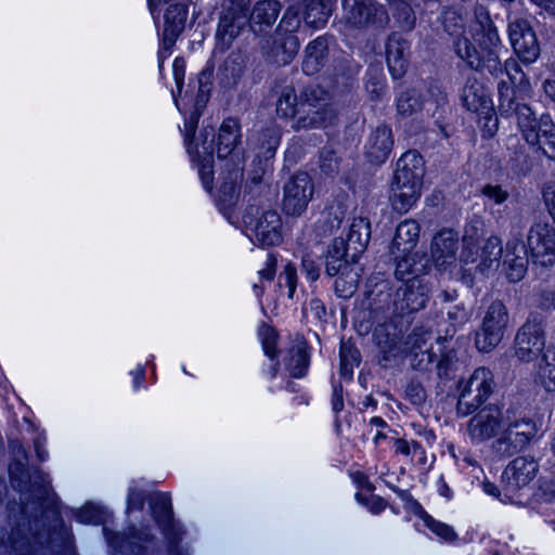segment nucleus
<instances>
[{"label": "nucleus", "mask_w": 555, "mask_h": 555, "mask_svg": "<svg viewBox=\"0 0 555 555\" xmlns=\"http://www.w3.org/2000/svg\"><path fill=\"white\" fill-rule=\"evenodd\" d=\"M466 21V12L461 7L449 8L442 13L444 30L450 36L457 38L455 41L456 54L472 68H485L492 75L503 73L499 60L501 39L488 11L483 7L476 8L475 21L469 28L473 39L479 44L481 51H478L463 36Z\"/></svg>", "instance_id": "f257e3e1"}, {"label": "nucleus", "mask_w": 555, "mask_h": 555, "mask_svg": "<svg viewBox=\"0 0 555 555\" xmlns=\"http://www.w3.org/2000/svg\"><path fill=\"white\" fill-rule=\"evenodd\" d=\"M276 114L291 120V127L297 131L326 128L336 117L328 93L320 87H309L300 95L294 87H284L276 102Z\"/></svg>", "instance_id": "f03ea898"}, {"label": "nucleus", "mask_w": 555, "mask_h": 555, "mask_svg": "<svg viewBox=\"0 0 555 555\" xmlns=\"http://www.w3.org/2000/svg\"><path fill=\"white\" fill-rule=\"evenodd\" d=\"M9 451L12 456L9 465L10 482L20 492V501L23 505L22 512L25 513L30 500L40 503L48 498L51 490V480L40 469L29 470L28 453L21 441L11 440Z\"/></svg>", "instance_id": "7ed1b4c3"}, {"label": "nucleus", "mask_w": 555, "mask_h": 555, "mask_svg": "<svg viewBox=\"0 0 555 555\" xmlns=\"http://www.w3.org/2000/svg\"><path fill=\"white\" fill-rule=\"evenodd\" d=\"M377 308L385 309L389 314L404 315L417 312L426 307L429 289L421 278H410L402 282L393 293L387 282L376 285Z\"/></svg>", "instance_id": "20e7f679"}, {"label": "nucleus", "mask_w": 555, "mask_h": 555, "mask_svg": "<svg viewBox=\"0 0 555 555\" xmlns=\"http://www.w3.org/2000/svg\"><path fill=\"white\" fill-rule=\"evenodd\" d=\"M479 236L477 227L472 225L465 229L460 260L464 264L476 263V269L486 274L495 271L500 266L503 256L502 241L498 236H490L482 246H478Z\"/></svg>", "instance_id": "39448f33"}, {"label": "nucleus", "mask_w": 555, "mask_h": 555, "mask_svg": "<svg viewBox=\"0 0 555 555\" xmlns=\"http://www.w3.org/2000/svg\"><path fill=\"white\" fill-rule=\"evenodd\" d=\"M243 223L247 236L262 246L276 245L282 240V218L275 209L249 205Z\"/></svg>", "instance_id": "423d86ee"}, {"label": "nucleus", "mask_w": 555, "mask_h": 555, "mask_svg": "<svg viewBox=\"0 0 555 555\" xmlns=\"http://www.w3.org/2000/svg\"><path fill=\"white\" fill-rule=\"evenodd\" d=\"M539 465L531 456H517L507 464L502 474L503 503L522 504L530 483L535 478Z\"/></svg>", "instance_id": "0eeeda50"}, {"label": "nucleus", "mask_w": 555, "mask_h": 555, "mask_svg": "<svg viewBox=\"0 0 555 555\" xmlns=\"http://www.w3.org/2000/svg\"><path fill=\"white\" fill-rule=\"evenodd\" d=\"M537 430L531 418L517 416L513 410L507 409L504 427L493 443L494 449L502 456H512L530 443Z\"/></svg>", "instance_id": "6e6552de"}, {"label": "nucleus", "mask_w": 555, "mask_h": 555, "mask_svg": "<svg viewBox=\"0 0 555 555\" xmlns=\"http://www.w3.org/2000/svg\"><path fill=\"white\" fill-rule=\"evenodd\" d=\"M494 385L493 373L485 366L477 367L467 379L459 383L457 413L466 416L475 412L490 398Z\"/></svg>", "instance_id": "1a4fd4ad"}, {"label": "nucleus", "mask_w": 555, "mask_h": 555, "mask_svg": "<svg viewBox=\"0 0 555 555\" xmlns=\"http://www.w3.org/2000/svg\"><path fill=\"white\" fill-rule=\"evenodd\" d=\"M508 323V312L502 301H493L487 308L480 328L475 335V345L479 351L490 352L502 340Z\"/></svg>", "instance_id": "9d476101"}, {"label": "nucleus", "mask_w": 555, "mask_h": 555, "mask_svg": "<svg viewBox=\"0 0 555 555\" xmlns=\"http://www.w3.org/2000/svg\"><path fill=\"white\" fill-rule=\"evenodd\" d=\"M534 266L552 268L555 266V228L547 222L533 223L525 244Z\"/></svg>", "instance_id": "9b49d317"}, {"label": "nucleus", "mask_w": 555, "mask_h": 555, "mask_svg": "<svg viewBox=\"0 0 555 555\" xmlns=\"http://www.w3.org/2000/svg\"><path fill=\"white\" fill-rule=\"evenodd\" d=\"M343 18L352 27L373 25L385 27L389 22V15L383 4L374 0H341Z\"/></svg>", "instance_id": "f8f14e48"}, {"label": "nucleus", "mask_w": 555, "mask_h": 555, "mask_svg": "<svg viewBox=\"0 0 555 555\" xmlns=\"http://www.w3.org/2000/svg\"><path fill=\"white\" fill-rule=\"evenodd\" d=\"M507 409L491 404L478 411L467 424V433L474 443L485 442L500 436L504 427Z\"/></svg>", "instance_id": "ddd939ff"}, {"label": "nucleus", "mask_w": 555, "mask_h": 555, "mask_svg": "<svg viewBox=\"0 0 555 555\" xmlns=\"http://www.w3.org/2000/svg\"><path fill=\"white\" fill-rule=\"evenodd\" d=\"M314 193V184L308 172L298 171L284 185L283 208L287 215L300 216Z\"/></svg>", "instance_id": "4468645a"}, {"label": "nucleus", "mask_w": 555, "mask_h": 555, "mask_svg": "<svg viewBox=\"0 0 555 555\" xmlns=\"http://www.w3.org/2000/svg\"><path fill=\"white\" fill-rule=\"evenodd\" d=\"M507 34L509 42L521 62L531 64L537 61L540 55V46L528 20L517 17L509 21Z\"/></svg>", "instance_id": "2eb2a0df"}, {"label": "nucleus", "mask_w": 555, "mask_h": 555, "mask_svg": "<svg viewBox=\"0 0 555 555\" xmlns=\"http://www.w3.org/2000/svg\"><path fill=\"white\" fill-rule=\"evenodd\" d=\"M542 326L535 322H526L517 332L514 343L515 356L521 362H531L542 356L545 348Z\"/></svg>", "instance_id": "dca6fc26"}, {"label": "nucleus", "mask_w": 555, "mask_h": 555, "mask_svg": "<svg viewBox=\"0 0 555 555\" xmlns=\"http://www.w3.org/2000/svg\"><path fill=\"white\" fill-rule=\"evenodd\" d=\"M250 0H233L232 5L221 16L217 37L227 47L241 34L249 23L248 4Z\"/></svg>", "instance_id": "f3484780"}, {"label": "nucleus", "mask_w": 555, "mask_h": 555, "mask_svg": "<svg viewBox=\"0 0 555 555\" xmlns=\"http://www.w3.org/2000/svg\"><path fill=\"white\" fill-rule=\"evenodd\" d=\"M433 332L424 326L415 327L408 335L404 341V350L413 357L412 365L415 369L426 371L434 363L437 356L433 351Z\"/></svg>", "instance_id": "a211bd4d"}, {"label": "nucleus", "mask_w": 555, "mask_h": 555, "mask_svg": "<svg viewBox=\"0 0 555 555\" xmlns=\"http://www.w3.org/2000/svg\"><path fill=\"white\" fill-rule=\"evenodd\" d=\"M528 253L520 236H513L505 246L503 270L506 278L515 283L521 281L528 270Z\"/></svg>", "instance_id": "6ab92c4d"}, {"label": "nucleus", "mask_w": 555, "mask_h": 555, "mask_svg": "<svg viewBox=\"0 0 555 555\" xmlns=\"http://www.w3.org/2000/svg\"><path fill=\"white\" fill-rule=\"evenodd\" d=\"M386 59L391 76L403 77L409 66L410 42L398 33L391 34L386 43Z\"/></svg>", "instance_id": "aec40b11"}, {"label": "nucleus", "mask_w": 555, "mask_h": 555, "mask_svg": "<svg viewBox=\"0 0 555 555\" xmlns=\"http://www.w3.org/2000/svg\"><path fill=\"white\" fill-rule=\"evenodd\" d=\"M425 173V164L416 151L405 152L397 162L393 182L421 186Z\"/></svg>", "instance_id": "412c9836"}, {"label": "nucleus", "mask_w": 555, "mask_h": 555, "mask_svg": "<svg viewBox=\"0 0 555 555\" xmlns=\"http://www.w3.org/2000/svg\"><path fill=\"white\" fill-rule=\"evenodd\" d=\"M392 146L393 138L390 127L380 125L369 135L364 146V154L369 162L383 164L389 157Z\"/></svg>", "instance_id": "4be33fe9"}, {"label": "nucleus", "mask_w": 555, "mask_h": 555, "mask_svg": "<svg viewBox=\"0 0 555 555\" xmlns=\"http://www.w3.org/2000/svg\"><path fill=\"white\" fill-rule=\"evenodd\" d=\"M151 507L153 516L164 534L171 542H175L179 538L181 529L173 519L170 494L166 492L155 494L151 500Z\"/></svg>", "instance_id": "5701e85b"}, {"label": "nucleus", "mask_w": 555, "mask_h": 555, "mask_svg": "<svg viewBox=\"0 0 555 555\" xmlns=\"http://www.w3.org/2000/svg\"><path fill=\"white\" fill-rule=\"evenodd\" d=\"M421 225L413 219L401 221L390 245V254L393 257L412 253L420 238Z\"/></svg>", "instance_id": "b1692460"}, {"label": "nucleus", "mask_w": 555, "mask_h": 555, "mask_svg": "<svg viewBox=\"0 0 555 555\" xmlns=\"http://www.w3.org/2000/svg\"><path fill=\"white\" fill-rule=\"evenodd\" d=\"M463 105L470 112L487 114L492 100L485 86L476 77H468L462 92Z\"/></svg>", "instance_id": "393cba45"}, {"label": "nucleus", "mask_w": 555, "mask_h": 555, "mask_svg": "<svg viewBox=\"0 0 555 555\" xmlns=\"http://www.w3.org/2000/svg\"><path fill=\"white\" fill-rule=\"evenodd\" d=\"M248 144L259 162H268L274 156L280 144V132L275 128L255 131L249 135Z\"/></svg>", "instance_id": "a878e982"}, {"label": "nucleus", "mask_w": 555, "mask_h": 555, "mask_svg": "<svg viewBox=\"0 0 555 555\" xmlns=\"http://www.w3.org/2000/svg\"><path fill=\"white\" fill-rule=\"evenodd\" d=\"M457 236L449 229L438 232L431 243V256L438 267L451 263L455 259Z\"/></svg>", "instance_id": "bb28decb"}, {"label": "nucleus", "mask_w": 555, "mask_h": 555, "mask_svg": "<svg viewBox=\"0 0 555 555\" xmlns=\"http://www.w3.org/2000/svg\"><path fill=\"white\" fill-rule=\"evenodd\" d=\"M534 380L544 390L555 391V345H547L535 364Z\"/></svg>", "instance_id": "cd10ccee"}, {"label": "nucleus", "mask_w": 555, "mask_h": 555, "mask_svg": "<svg viewBox=\"0 0 555 555\" xmlns=\"http://www.w3.org/2000/svg\"><path fill=\"white\" fill-rule=\"evenodd\" d=\"M281 3L278 0H260L254 5L249 13L250 27L255 33L262 31L264 27L272 26L281 11Z\"/></svg>", "instance_id": "c85d7f7f"}, {"label": "nucleus", "mask_w": 555, "mask_h": 555, "mask_svg": "<svg viewBox=\"0 0 555 555\" xmlns=\"http://www.w3.org/2000/svg\"><path fill=\"white\" fill-rule=\"evenodd\" d=\"M241 140V126L234 118H227L219 128L217 137V155L227 158L236 149Z\"/></svg>", "instance_id": "c756f323"}, {"label": "nucleus", "mask_w": 555, "mask_h": 555, "mask_svg": "<svg viewBox=\"0 0 555 555\" xmlns=\"http://www.w3.org/2000/svg\"><path fill=\"white\" fill-rule=\"evenodd\" d=\"M393 258L396 260L395 274L402 282L410 278H420L426 271L427 260L423 255L412 251Z\"/></svg>", "instance_id": "7c9ffc66"}, {"label": "nucleus", "mask_w": 555, "mask_h": 555, "mask_svg": "<svg viewBox=\"0 0 555 555\" xmlns=\"http://www.w3.org/2000/svg\"><path fill=\"white\" fill-rule=\"evenodd\" d=\"M301 4L305 23L314 28L323 27L326 24L333 9L332 0H304Z\"/></svg>", "instance_id": "2f4dec72"}, {"label": "nucleus", "mask_w": 555, "mask_h": 555, "mask_svg": "<svg viewBox=\"0 0 555 555\" xmlns=\"http://www.w3.org/2000/svg\"><path fill=\"white\" fill-rule=\"evenodd\" d=\"M421 186L413 184L392 183L391 188V205L393 209L400 214L408 212L420 199Z\"/></svg>", "instance_id": "473e14b6"}, {"label": "nucleus", "mask_w": 555, "mask_h": 555, "mask_svg": "<svg viewBox=\"0 0 555 555\" xmlns=\"http://www.w3.org/2000/svg\"><path fill=\"white\" fill-rule=\"evenodd\" d=\"M517 124L524 139L531 145L540 142V125L542 117L537 119L532 109L527 104H521L514 111Z\"/></svg>", "instance_id": "72a5a7b5"}, {"label": "nucleus", "mask_w": 555, "mask_h": 555, "mask_svg": "<svg viewBox=\"0 0 555 555\" xmlns=\"http://www.w3.org/2000/svg\"><path fill=\"white\" fill-rule=\"evenodd\" d=\"M371 238V223L364 217H356L349 227L347 234L348 246L353 250V256L362 253Z\"/></svg>", "instance_id": "f704fd0d"}, {"label": "nucleus", "mask_w": 555, "mask_h": 555, "mask_svg": "<svg viewBox=\"0 0 555 555\" xmlns=\"http://www.w3.org/2000/svg\"><path fill=\"white\" fill-rule=\"evenodd\" d=\"M327 54V40L324 37H318L306 48V57L302 63V70L307 75H313L319 72Z\"/></svg>", "instance_id": "c9c22d12"}, {"label": "nucleus", "mask_w": 555, "mask_h": 555, "mask_svg": "<svg viewBox=\"0 0 555 555\" xmlns=\"http://www.w3.org/2000/svg\"><path fill=\"white\" fill-rule=\"evenodd\" d=\"M349 249L351 248L348 246V241H345L343 237L333 241L328 247L325 262V270L328 275L334 276L343 268L348 267L346 257Z\"/></svg>", "instance_id": "e433bc0d"}, {"label": "nucleus", "mask_w": 555, "mask_h": 555, "mask_svg": "<svg viewBox=\"0 0 555 555\" xmlns=\"http://www.w3.org/2000/svg\"><path fill=\"white\" fill-rule=\"evenodd\" d=\"M188 10L184 4L176 3L165 13V37L173 42L184 28Z\"/></svg>", "instance_id": "4c0bfd02"}, {"label": "nucleus", "mask_w": 555, "mask_h": 555, "mask_svg": "<svg viewBox=\"0 0 555 555\" xmlns=\"http://www.w3.org/2000/svg\"><path fill=\"white\" fill-rule=\"evenodd\" d=\"M431 103L424 101L416 90H409L399 95L397 100V112L403 117L412 116L418 112L426 111L429 115Z\"/></svg>", "instance_id": "58836bf2"}, {"label": "nucleus", "mask_w": 555, "mask_h": 555, "mask_svg": "<svg viewBox=\"0 0 555 555\" xmlns=\"http://www.w3.org/2000/svg\"><path fill=\"white\" fill-rule=\"evenodd\" d=\"M282 38L281 43L278 44V40H274V47L270 48L268 53L274 57L278 64H288L294 59L295 54L299 50V41L293 34H285Z\"/></svg>", "instance_id": "ea45409f"}, {"label": "nucleus", "mask_w": 555, "mask_h": 555, "mask_svg": "<svg viewBox=\"0 0 555 555\" xmlns=\"http://www.w3.org/2000/svg\"><path fill=\"white\" fill-rule=\"evenodd\" d=\"M338 274L334 283L335 293L341 298L351 297L357 291L359 274L349 267L343 268Z\"/></svg>", "instance_id": "a19ab883"}, {"label": "nucleus", "mask_w": 555, "mask_h": 555, "mask_svg": "<svg viewBox=\"0 0 555 555\" xmlns=\"http://www.w3.org/2000/svg\"><path fill=\"white\" fill-rule=\"evenodd\" d=\"M535 145H539L546 157L555 160V125L547 115L542 116V122L540 125V142Z\"/></svg>", "instance_id": "79ce46f5"}, {"label": "nucleus", "mask_w": 555, "mask_h": 555, "mask_svg": "<svg viewBox=\"0 0 555 555\" xmlns=\"http://www.w3.org/2000/svg\"><path fill=\"white\" fill-rule=\"evenodd\" d=\"M302 4L301 2H296L289 5L276 29L279 36L283 34H294L300 26L302 18Z\"/></svg>", "instance_id": "37998d69"}, {"label": "nucleus", "mask_w": 555, "mask_h": 555, "mask_svg": "<svg viewBox=\"0 0 555 555\" xmlns=\"http://www.w3.org/2000/svg\"><path fill=\"white\" fill-rule=\"evenodd\" d=\"M515 85L516 83H511L505 80H502L498 85L499 109L502 115L508 116L514 114V111L521 105L516 102V92L514 88Z\"/></svg>", "instance_id": "c03bdc74"}, {"label": "nucleus", "mask_w": 555, "mask_h": 555, "mask_svg": "<svg viewBox=\"0 0 555 555\" xmlns=\"http://www.w3.org/2000/svg\"><path fill=\"white\" fill-rule=\"evenodd\" d=\"M308 364V356L302 347L296 346L289 350L285 365L293 377L300 378L305 376Z\"/></svg>", "instance_id": "a18cd8bd"}, {"label": "nucleus", "mask_w": 555, "mask_h": 555, "mask_svg": "<svg viewBox=\"0 0 555 555\" xmlns=\"http://www.w3.org/2000/svg\"><path fill=\"white\" fill-rule=\"evenodd\" d=\"M393 17L398 25L404 30H411L415 26V14L412 7L403 0H395Z\"/></svg>", "instance_id": "49530a36"}, {"label": "nucleus", "mask_w": 555, "mask_h": 555, "mask_svg": "<svg viewBox=\"0 0 555 555\" xmlns=\"http://www.w3.org/2000/svg\"><path fill=\"white\" fill-rule=\"evenodd\" d=\"M360 362L359 350L349 343L340 345V366L344 375L351 374L352 370Z\"/></svg>", "instance_id": "de8ad7c7"}, {"label": "nucleus", "mask_w": 555, "mask_h": 555, "mask_svg": "<svg viewBox=\"0 0 555 555\" xmlns=\"http://www.w3.org/2000/svg\"><path fill=\"white\" fill-rule=\"evenodd\" d=\"M422 520L424 522V526L428 528L434 534H436L438 538L442 539L443 541L451 542L455 540L456 533L453 530L452 527L448 526L447 524L440 522L436 519H434L430 515L424 514L422 516Z\"/></svg>", "instance_id": "09e8293b"}, {"label": "nucleus", "mask_w": 555, "mask_h": 555, "mask_svg": "<svg viewBox=\"0 0 555 555\" xmlns=\"http://www.w3.org/2000/svg\"><path fill=\"white\" fill-rule=\"evenodd\" d=\"M280 286L285 285L288 288L287 296L292 298L297 287L296 268L292 263H287L280 274Z\"/></svg>", "instance_id": "8fccbe9b"}, {"label": "nucleus", "mask_w": 555, "mask_h": 555, "mask_svg": "<svg viewBox=\"0 0 555 555\" xmlns=\"http://www.w3.org/2000/svg\"><path fill=\"white\" fill-rule=\"evenodd\" d=\"M320 167L325 175H332L337 171L338 157L332 149L325 147L322 150L320 155Z\"/></svg>", "instance_id": "3c124183"}, {"label": "nucleus", "mask_w": 555, "mask_h": 555, "mask_svg": "<svg viewBox=\"0 0 555 555\" xmlns=\"http://www.w3.org/2000/svg\"><path fill=\"white\" fill-rule=\"evenodd\" d=\"M173 78L177 87V91L172 90V98L177 103V96L181 93L185 77V61L183 57H176L172 64Z\"/></svg>", "instance_id": "603ef678"}, {"label": "nucleus", "mask_w": 555, "mask_h": 555, "mask_svg": "<svg viewBox=\"0 0 555 555\" xmlns=\"http://www.w3.org/2000/svg\"><path fill=\"white\" fill-rule=\"evenodd\" d=\"M481 193L496 205L503 204L509 196L508 192L499 184H487L482 188Z\"/></svg>", "instance_id": "864d4df0"}, {"label": "nucleus", "mask_w": 555, "mask_h": 555, "mask_svg": "<svg viewBox=\"0 0 555 555\" xmlns=\"http://www.w3.org/2000/svg\"><path fill=\"white\" fill-rule=\"evenodd\" d=\"M102 518V512L93 506H86L77 514L78 521L82 524H99Z\"/></svg>", "instance_id": "5fc2aeb1"}, {"label": "nucleus", "mask_w": 555, "mask_h": 555, "mask_svg": "<svg viewBox=\"0 0 555 555\" xmlns=\"http://www.w3.org/2000/svg\"><path fill=\"white\" fill-rule=\"evenodd\" d=\"M302 271L307 279H309L311 282H314L320 276V263L310 255H305L302 257Z\"/></svg>", "instance_id": "6e6d98bb"}, {"label": "nucleus", "mask_w": 555, "mask_h": 555, "mask_svg": "<svg viewBox=\"0 0 555 555\" xmlns=\"http://www.w3.org/2000/svg\"><path fill=\"white\" fill-rule=\"evenodd\" d=\"M347 209L343 205L331 206L327 211V221L331 223V231L338 229L346 217Z\"/></svg>", "instance_id": "4d7b16f0"}, {"label": "nucleus", "mask_w": 555, "mask_h": 555, "mask_svg": "<svg viewBox=\"0 0 555 555\" xmlns=\"http://www.w3.org/2000/svg\"><path fill=\"white\" fill-rule=\"evenodd\" d=\"M504 69L511 83H521L525 75L521 73L520 67L516 60H506L504 63Z\"/></svg>", "instance_id": "13d9d810"}, {"label": "nucleus", "mask_w": 555, "mask_h": 555, "mask_svg": "<svg viewBox=\"0 0 555 555\" xmlns=\"http://www.w3.org/2000/svg\"><path fill=\"white\" fill-rule=\"evenodd\" d=\"M261 335L264 353L273 359L276 353V334L272 328H266Z\"/></svg>", "instance_id": "bf43d9fd"}, {"label": "nucleus", "mask_w": 555, "mask_h": 555, "mask_svg": "<svg viewBox=\"0 0 555 555\" xmlns=\"http://www.w3.org/2000/svg\"><path fill=\"white\" fill-rule=\"evenodd\" d=\"M46 442L47 437L43 433H37L33 439L36 456L40 462H44L49 459V453L46 449Z\"/></svg>", "instance_id": "052dcab7"}, {"label": "nucleus", "mask_w": 555, "mask_h": 555, "mask_svg": "<svg viewBox=\"0 0 555 555\" xmlns=\"http://www.w3.org/2000/svg\"><path fill=\"white\" fill-rule=\"evenodd\" d=\"M365 89L370 94H372L373 98L380 96L385 89V83L382 74L369 78L365 83Z\"/></svg>", "instance_id": "680f3d73"}, {"label": "nucleus", "mask_w": 555, "mask_h": 555, "mask_svg": "<svg viewBox=\"0 0 555 555\" xmlns=\"http://www.w3.org/2000/svg\"><path fill=\"white\" fill-rule=\"evenodd\" d=\"M276 259L271 255L267 254L264 267L258 271L261 280L272 281L275 275Z\"/></svg>", "instance_id": "e2e57ef3"}, {"label": "nucleus", "mask_w": 555, "mask_h": 555, "mask_svg": "<svg viewBox=\"0 0 555 555\" xmlns=\"http://www.w3.org/2000/svg\"><path fill=\"white\" fill-rule=\"evenodd\" d=\"M393 447L397 454L403 455H410L412 452H416L421 448L417 442H409L404 439H396Z\"/></svg>", "instance_id": "0e129e2a"}, {"label": "nucleus", "mask_w": 555, "mask_h": 555, "mask_svg": "<svg viewBox=\"0 0 555 555\" xmlns=\"http://www.w3.org/2000/svg\"><path fill=\"white\" fill-rule=\"evenodd\" d=\"M198 98L204 99L208 95L211 86V73L203 70L198 74Z\"/></svg>", "instance_id": "69168bd1"}, {"label": "nucleus", "mask_w": 555, "mask_h": 555, "mask_svg": "<svg viewBox=\"0 0 555 555\" xmlns=\"http://www.w3.org/2000/svg\"><path fill=\"white\" fill-rule=\"evenodd\" d=\"M375 335H376L378 346L382 348V350L385 353H389L390 356H397L396 348H395L397 345V340H396L395 336H392L391 338H387L386 341H383L382 340L383 328L376 330Z\"/></svg>", "instance_id": "338daca9"}, {"label": "nucleus", "mask_w": 555, "mask_h": 555, "mask_svg": "<svg viewBox=\"0 0 555 555\" xmlns=\"http://www.w3.org/2000/svg\"><path fill=\"white\" fill-rule=\"evenodd\" d=\"M406 397L411 400V402L418 404L425 400V391L423 387L418 384H410L405 389Z\"/></svg>", "instance_id": "774afa93"}]
</instances>
